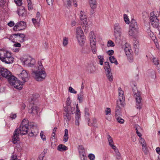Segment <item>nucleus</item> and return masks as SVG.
Segmentation results:
<instances>
[{
  "label": "nucleus",
  "instance_id": "obj_1",
  "mask_svg": "<svg viewBox=\"0 0 160 160\" xmlns=\"http://www.w3.org/2000/svg\"><path fill=\"white\" fill-rule=\"evenodd\" d=\"M21 127V134L23 135L26 134L28 132L30 137H36L38 132L37 127L31 123L29 124L27 119H24L22 121Z\"/></svg>",
  "mask_w": 160,
  "mask_h": 160
},
{
  "label": "nucleus",
  "instance_id": "obj_2",
  "mask_svg": "<svg viewBox=\"0 0 160 160\" xmlns=\"http://www.w3.org/2000/svg\"><path fill=\"white\" fill-rule=\"evenodd\" d=\"M38 70L33 72L35 79L38 81L44 80L47 76L45 68L42 65L41 61H38L37 64Z\"/></svg>",
  "mask_w": 160,
  "mask_h": 160
},
{
  "label": "nucleus",
  "instance_id": "obj_3",
  "mask_svg": "<svg viewBox=\"0 0 160 160\" xmlns=\"http://www.w3.org/2000/svg\"><path fill=\"white\" fill-rule=\"evenodd\" d=\"M0 59L6 63L10 64L13 62L14 58L10 52L0 49Z\"/></svg>",
  "mask_w": 160,
  "mask_h": 160
},
{
  "label": "nucleus",
  "instance_id": "obj_4",
  "mask_svg": "<svg viewBox=\"0 0 160 160\" xmlns=\"http://www.w3.org/2000/svg\"><path fill=\"white\" fill-rule=\"evenodd\" d=\"M126 24L124 23H115L113 26V35L116 39L120 40L122 35V27H124Z\"/></svg>",
  "mask_w": 160,
  "mask_h": 160
},
{
  "label": "nucleus",
  "instance_id": "obj_5",
  "mask_svg": "<svg viewBox=\"0 0 160 160\" xmlns=\"http://www.w3.org/2000/svg\"><path fill=\"white\" fill-rule=\"evenodd\" d=\"M21 62L24 67H32L35 65L36 61L30 56L24 55L21 58Z\"/></svg>",
  "mask_w": 160,
  "mask_h": 160
},
{
  "label": "nucleus",
  "instance_id": "obj_6",
  "mask_svg": "<svg viewBox=\"0 0 160 160\" xmlns=\"http://www.w3.org/2000/svg\"><path fill=\"white\" fill-rule=\"evenodd\" d=\"M134 96L136 98V107L138 109L141 108L142 104L141 102L142 98L141 97V94L140 92L137 90V87L135 84L133 85L132 86Z\"/></svg>",
  "mask_w": 160,
  "mask_h": 160
},
{
  "label": "nucleus",
  "instance_id": "obj_7",
  "mask_svg": "<svg viewBox=\"0 0 160 160\" xmlns=\"http://www.w3.org/2000/svg\"><path fill=\"white\" fill-rule=\"evenodd\" d=\"M150 20L152 26L154 28H160V23L157 17L155 15L154 12H152L150 13Z\"/></svg>",
  "mask_w": 160,
  "mask_h": 160
},
{
  "label": "nucleus",
  "instance_id": "obj_8",
  "mask_svg": "<svg viewBox=\"0 0 160 160\" xmlns=\"http://www.w3.org/2000/svg\"><path fill=\"white\" fill-rule=\"evenodd\" d=\"M9 83L18 89H19L20 83L17 78L11 74L7 78Z\"/></svg>",
  "mask_w": 160,
  "mask_h": 160
},
{
  "label": "nucleus",
  "instance_id": "obj_9",
  "mask_svg": "<svg viewBox=\"0 0 160 160\" xmlns=\"http://www.w3.org/2000/svg\"><path fill=\"white\" fill-rule=\"evenodd\" d=\"M96 41L95 35L94 34L93 32H91L90 33V42L91 49L93 53H95L97 51Z\"/></svg>",
  "mask_w": 160,
  "mask_h": 160
},
{
  "label": "nucleus",
  "instance_id": "obj_10",
  "mask_svg": "<svg viewBox=\"0 0 160 160\" xmlns=\"http://www.w3.org/2000/svg\"><path fill=\"white\" fill-rule=\"evenodd\" d=\"M28 72L25 70H22L21 73V85H23L28 79Z\"/></svg>",
  "mask_w": 160,
  "mask_h": 160
},
{
  "label": "nucleus",
  "instance_id": "obj_11",
  "mask_svg": "<svg viewBox=\"0 0 160 160\" xmlns=\"http://www.w3.org/2000/svg\"><path fill=\"white\" fill-rule=\"evenodd\" d=\"M20 129L18 128L15 130L13 135L12 139V142L14 144L19 143L20 142L19 134Z\"/></svg>",
  "mask_w": 160,
  "mask_h": 160
},
{
  "label": "nucleus",
  "instance_id": "obj_12",
  "mask_svg": "<svg viewBox=\"0 0 160 160\" xmlns=\"http://www.w3.org/2000/svg\"><path fill=\"white\" fill-rule=\"evenodd\" d=\"M11 73L7 69L3 67H0V75L6 78H8Z\"/></svg>",
  "mask_w": 160,
  "mask_h": 160
},
{
  "label": "nucleus",
  "instance_id": "obj_13",
  "mask_svg": "<svg viewBox=\"0 0 160 160\" xmlns=\"http://www.w3.org/2000/svg\"><path fill=\"white\" fill-rule=\"evenodd\" d=\"M75 123L76 125H79V121L81 119V113L78 107V104L76 106V112L75 115Z\"/></svg>",
  "mask_w": 160,
  "mask_h": 160
},
{
  "label": "nucleus",
  "instance_id": "obj_14",
  "mask_svg": "<svg viewBox=\"0 0 160 160\" xmlns=\"http://www.w3.org/2000/svg\"><path fill=\"white\" fill-rule=\"evenodd\" d=\"M81 23L82 25L83 28L85 32H87L88 31L89 28L87 22V19L81 20Z\"/></svg>",
  "mask_w": 160,
  "mask_h": 160
},
{
  "label": "nucleus",
  "instance_id": "obj_15",
  "mask_svg": "<svg viewBox=\"0 0 160 160\" xmlns=\"http://www.w3.org/2000/svg\"><path fill=\"white\" fill-rule=\"evenodd\" d=\"M138 38V36H134L133 39V46L135 51H138L139 47Z\"/></svg>",
  "mask_w": 160,
  "mask_h": 160
},
{
  "label": "nucleus",
  "instance_id": "obj_16",
  "mask_svg": "<svg viewBox=\"0 0 160 160\" xmlns=\"http://www.w3.org/2000/svg\"><path fill=\"white\" fill-rule=\"evenodd\" d=\"M87 71L90 73H94L96 71V68L92 63L90 64L87 67Z\"/></svg>",
  "mask_w": 160,
  "mask_h": 160
},
{
  "label": "nucleus",
  "instance_id": "obj_17",
  "mask_svg": "<svg viewBox=\"0 0 160 160\" xmlns=\"http://www.w3.org/2000/svg\"><path fill=\"white\" fill-rule=\"evenodd\" d=\"M130 27L131 29L134 30L137 32H139V28L137 25V22L135 20H133L131 21Z\"/></svg>",
  "mask_w": 160,
  "mask_h": 160
},
{
  "label": "nucleus",
  "instance_id": "obj_18",
  "mask_svg": "<svg viewBox=\"0 0 160 160\" xmlns=\"http://www.w3.org/2000/svg\"><path fill=\"white\" fill-rule=\"evenodd\" d=\"M21 0V5L22 4ZM27 16V11L23 6H21V18H23L24 19L26 18Z\"/></svg>",
  "mask_w": 160,
  "mask_h": 160
},
{
  "label": "nucleus",
  "instance_id": "obj_19",
  "mask_svg": "<svg viewBox=\"0 0 160 160\" xmlns=\"http://www.w3.org/2000/svg\"><path fill=\"white\" fill-rule=\"evenodd\" d=\"M124 51L126 55L130 54L132 53L131 46L129 43H126L124 45Z\"/></svg>",
  "mask_w": 160,
  "mask_h": 160
},
{
  "label": "nucleus",
  "instance_id": "obj_20",
  "mask_svg": "<svg viewBox=\"0 0 160 160\" xmlns=\"http://www.w3.org/2000/svg\"><path fill=\"white\" fill-rule=\"evenodd\" d=\"M147 32L148 36H149L154 42H157V40L156 37L154 35L153 33L152 32L150 28H148L147 29Z\"/></svg>",
  "mask_w": 160,
  "mask_h": 160
},
{
  "label": "nucleus",
  "instance_id": "obj_21",
  "mask_svg": "<svg viewBox=\"0 0 160 160\" xmlns=\"http://www.w3.org/2000/svg\"><path fill=\"white\" fill-rule=\"evenodd\" d=\"M89 109L88 108H86L85 109V116L86 118L88 120V125L89 126H93V124L92 123H91L90 122V119L89 117L90 116V114L89 112Z\"/></svg>",
  "mask_w": 160,
  "mask_h": 160
},
{
  "label": "nucleus",
  "instance_id": "obj_22",
  "mask_svg": "<svg viewBox=\"0 0 160 160\" xmlns=\"http://www.w3.org/2000/svg\"><path fill=\"white\" fill-rule=\"evenodd\" d=\"M76 38L84 36L83 31L81 27H78L77 28L76 31Z\"/></svg>",
  "mask_w": 160,
  "mask_h": 160
},
{
  "label": "nucleus",
  "instance_id": "obj_23",
  "mask_svg": "<svg viewBox=\"0 0 160 160\" xmlns=\"http://www.w3.org/2000/svg\"><path fill=\"white\" fill-rule=\"evenodd\" d=\"M77 38L79 45L81 46H83L85 42V38L84 35Z\"/></svg>",
  "mask_w": 160,
  "mask_h": 160
},
{
  "label": "nucleus",
  "instance_id": "obj_24",
  "mask_svg": "<svg viewBox=\"0 0 160 160\" xmlns=\"http://www.w3.org/2000/svg\"><path fill=\"white\" fill-rule=\"evenodd\" d=\"M107 138L108 140L109 145L112 147V149H115L116 147L113 145V142L112 138L110 135H108L107 136Z\"/></svg>",
  "mask_w": 160,
  "mask_h": 160
},
{
  "label": "nucleus",
  "instance_id": "obj_25",
  "mask_svg": "<svg viewBox=\"0 0 160 160\" xmlns=\"http://www.w3.org/2000/svg\"><path fill=\"white\" fill-rule=\"evenodd\" d=\"M90 6L91 8L94 10L97 7V2L96 0H89Z\"/></svg>",
  "mask_w": 160,
  "mask_h": 160
},
{
  "label": "nucleus",
  "instance_id": "obj_26",
  "mask_svg": "<svg viewBox=\"0 0 160 160\" xmlns=\"http://www.w3.org/2000/svg\"><path fill=\"white\" fill-rule=\"evenodd\" d=\"M65 109V113H64L65 115L64 116V118L65 119H66V120L67 122L68 121H69L71 119V115L72 114L70 112H69L68 110H67L66 108Z\"/></svg>",
  "mask_w": 160,
  "mask_h": 160
},
{
  "label": "nucleus",
  "instance_id": "obj_27",
  "mask_svg": "<svg viewBox=\"0 0 160 160\" xmlns=\"http://www.w3.org/2000/svg\"><path fill=\"white\" fill-rule=\"evenodd\" d=\"M68 149L67 147L63 144L59 145L57 148L58 150L60 151H65L67 150Z\"/></svg>",
  "mask_w": 160,
  "mask_h": 160
},
{
  "label": "nucleus",
  "instance_id": "obj_28",
  "mask_svg": "<svg viewBox=\"0 0 160 160\" xmlns=\"http://www.w3.org/2000/svg\"><path fill=\"white\" fill-rule=\"evenodd\" d=\"M115 114L116 117L121 116L120 107L116 106Z\"/></svg>",
  "mask_w": 160,
  "mask_h": 160
},
{
  "label": "nucleus",
  "instance_id": "obj_29",
  "mask_svg": "<svg viewBox=\"0 0 160 160\" xmlns=\"http://www.w3.org/2000/svg\"><path fill=\"white\" fill-rule=\"evenodd\" d=\"M32 111H29L31 113H38V108L36 105L34 104L31 107Z\"/></svg>",
  "mask_w": 160,
  "mask_h": 160
},
{
  "label": "nucleus",
  "instance_id": "obj_30",
  "mask_svg": "<svg viewBox=\"0 0 160 160\" xmlns=\"http://www.w3.org/2000/svg\"><path fill=\"white\" fill-rule=\"evenodd\" d=\"M28 3V10H32L33 9V4L31 0H27Z\"/></svg>",
  "mask_w": 160,
  "mask_h": 160
},
{
  "label": "nucleus",
  "instance_id": "obj_31",
  "mask_svg": "<svg viewBox=\"0 0 160 160\" xmlns=\"http://www.w3.org/2000/svg\"><path fill=\"white\" fill-rule=\"evenodd\" d=\"M106 75L108 80L110 82H112L113 80V77L111 71L107 72Z\"/></svg>",
  "mask_w": 160,
  "mask_h": 160
},
{
  "label": "nucleus",
  "instance_id": "obj_32",
  "mask_svg": "<svg viewBox=\"0 0 160 160\" xmlns=\"http://www.w3.org/2000/svg\"><path fill=\"white\" fill-rule=\"evenodd\" d=\"M68 131L67 129L64 130V134L63 136V141L65 142L68 141Z\"/></svg>",
  "mask_w": 160,
  "mask_h": 160
},
{
  "label": "nucleus",
  "instance_id": "obj_33",
  "mask_svg": "<svg viewBox=\"0 0 160 160\" xmlns=\"http://www.w3.org/2000/svg\"><path fill=\"white\" fill-rule=\"evenodd\" d=\"M78 99L79 102H82L83 98V91H81L80 93L78 95Z\"/></svg>",
  "mask_w": 160,
  "mask_h": 160
},
{
  "label": "nucleus",
  "instance_id": "obj_34",
  "mask_svg": "<svg viewBox=\"0 0 160 160\" xmlns=\"http://www.w3.org/2000/svg\"><path fill=\"white\" fill-rule=\"evenodd\" d=\"M109 60L111 63H114L116 65H118V64L116 59L113 56H112L109 57Z\"/></svg>",
  "mask_w": 160,
  "mask_h": 160
},
{
  "label": "nucleus",
  "instance_id": "obj_35",
  "mask_svg": "<svg viewBox=\"0 0 160 160\" xmlns=\"http://www.w3.org/2000/svg\"><path fill=\"white\" fill-rule=\"evenodd\" d=\"M80 18L81 20H82L83 19H87V16L85 15V13L82 11H80Z\"/></svg>",
  "mask_w": 160,
  "mask_h": 160
},
{
  "label": "nucleus",
  "instance_id": "obj_36",
  "mask_svg": "<svg viewBox=\"0 0 160 160\" xmlns=\"http://www.w3.org/2000/svg\"><path fill=\"white\" fill-rule=\"evenodd\" d=\"M104 68L106 72L111 71L109 63L108 62H105L104 64Z\"/></svg>",
  "mask_w": 160,
  "mask_h": 160
},
{
  "label": "nucleus",
  "instance_id": "obj_37",
  "mask_svg": "<svg viewBox=\"0 0 160 160\" xmlns=\"http://www.w3.org/2000/svg\"><path fill=\"white\" fill-rule=\"evenodd\" d=\"M28 40V36L24 34H21V42H23Z\"/></svg>",
  "mask_w": 160,
  "mask_h": 160
},
{
  "label": "nucleus",
  "instance_id": "obj_38",
  "mask_svg": "<svg viewBox=\"0 0 160 160\" xmlns=\"http://www.w3.org/2000/svg\"><path fill=\"white\" fill-rule=\"evenodd\" d=\"M39 97V95L38 94H35L32 95L30 96V99L31 101H34Z\"/></svg>",
  "mask_w": 160,
  "mask_h": 160
},
{
  "label": "nucleus",
  "instance_id": "obj_39",
  "mask_svg": "<svg viewBox=\"0 0 160 160\" xmlns=\"http://www.w3.org/2000/svg\"><path fill=\"white\" fill-rule=\"evenodd\" d=\"M68 38L65 37L63 39L62 44L64 47H66L68 44Z\"/></svg>",
  "mask_w": 160,
  "mask_h": 160
},
{
  "label": "nucleus",
  "instance_id": "obj_40",
  "mask_svg": "<svg viewBox=\"0 0 160 160\" xmlns=\"http://www.w3.org/2000/svg\"><path fill=\"white\" fill-rule=\"evenodd\" d=\"M114 151L115 152L116 154V157L117 159L118 160L121 159V154L119 152L118 149L116 148L115 149H113Z\"/></svg>",
  "mask_w": 160,
  "mask_h": 160
},
{
  "label": "nucleus",
  "instance_id": "obj_41",
  "mask_svg": "<svg viewBox=\"0 0 160 160\" xmlns=\"http://www.w3.org/2000/svg\"><path fill=\"white\" fill-rule=\"evenodd\" d=\"M27 25L26 22L24 21H21V30H23L27 28Z\"/></svg>",
  "mask_w": 160,
  "mask_h": 160
},
{
  "label": "nucleus",
  "instance_id": "obj_42",
  "mask_svg": "<svg viewBox=\"0 0 160 160\" xmlns=\"http://www.w3.org/2000/svg\"><path fill=\"white\" fill-rule=\"evenodd\" d=\"M124 100L119 99L117 101V105L116 106L120 107L122 106L124 104Z\"/></svg>",
  "mask_w": 160,
  "mask_h": 160
},
{
  "label": "nucleus",
  "instance_id": "obj_43",
  "mask_svg": "<svg viewBox=\"0 0 160 160\" xmlns=\"http://www.w3.org/2000/svg\"><path fill=\"white\" fill-rule=\"evenodd\" d=\"M149 77L150 79L155 80L156 77L155 71H152L151 74L149 75Z\"/></svg>",
  "mask_w": 160,
  "mask_h": 160
},
{
  "label": "nucleus",
  "instance_id": "obj_44",
  "mask_svg": "<svg viewBox=\"0 0 160 160\" xmlns=\"http://www.w3.org/2000/svg\"><path fill=\"white\" fill-rule=\"evenodd\" d=\"M20 24L19 22L17 23L13 27V29L15 31H19L20 30Z\"/></svg>",
  "mask_w": 160,
  "mask_h": 160
},
{
  "label": "nucleus",
  "instance_id": "obj_45",
  "mask_svg": "<svg viewBox=\"0 0 160 160\" xmlns=\"http://www.w3.org/2000/svg\"><path fill=\"white\" fill-rule=\"evenodd\" d=\"M98 59L99 60V62L100 65H102L103 64L104 61L103 57L102 56L99 55L98 57Z\"/></svg>",
  "mask_w": 160,
  "mask_h": 160
},
{
  "label": "nucleus",
  "instance_id": "obj_46",
  "mask_svg": "<svg viewBox=\"0 0 160 160\" xmlns=\"http://www.w3.org/2000/svg\"><path fill=\"white\" fill-rule=\"evenodd\" d=\"M106 115H109L111 114V109L109 108H106L104 111Z\"/></svg>",
  "mask_w": 160,
  "mask_h": 160
},
{
  "label": "nucleus",
  "instance_id": "obj_47",
  "mask_svg": "<svg viewBox=\"0 0 160 160\" xmlns=\"http://www.w3.org/2000/svg\"><path fill=\"white\" fill-rule=\"evenodd\" d=\"M126 55L127 56L128 61L130 62H132L133 60V56L132 53H131L130 54H127Z\"/></svg>",
  "mask_w": 160,
  "mask_h": 160
},
{
  "label": "nucleus",
  "instance_id": "obj_48",
  "mask_svg": "<svg viewBox=\"0 0 160 160\" xmlns=\"http://www.w3.org/2000/svg\"><path fill=\"white\" fill-rule=\"evenodd\" d=\"M119 116L116 117V119L118 123L120 124H123L124 122V120L122 118H121Z\"/></svg>",
  "mask_w": 160,
  "mask_h": 160
},
{
  "label": "nucleus",
  "instance_id": "obj_49",
  "mask_svg": "<svg viewBox=\"0 0 160 160\" xmlns=\"http://www.w3.org/2000/svg\"><path fill=\"white\" fill-rule=\"evenodd\" d=\"M137 33L138 32H137L134 30H132L131 29L129 31V35L131 36H133V38H134V36H136V35H135V33Z\"/></svg>",
  "mask_w": 160,
  "mask_h": 160
},
{
  "label": "nucleus",
  "instance_id": "obj_50",
  "mask_svg": "<svg viewBox=\"0 0 160 160\" xmlns=\"http://www.w3.org/2000/svg\"><path fill=\"white\" fill-rule=\"evenodd\" d=\"M124 20L127 24H129L130 23V21L127 15L124 14L123 15Z\"/></svg>",
  "mask_w": 160,
  "mask_h": 160
},
{
  "label": "nucleus",
  "instance_id": "obj_51",
  "mask_svg": "<svg viewBox=\"0 0 160 160\" xmlns=\"http://www.w3.org/2000/svg\"><path fill=\"white\" fill-rule=\"evenodd\" d=\"M114 43L112 40H109L108 41L107 44V46L108 47H114Z\"/></svg>",
  "mask_w": 160,
  "mask_h": 160
},
{
  "label": "nucleus",
  "instance_id": "obj_52",
  "mask_svg": "<svg viewBox=\"0 0 160 160\" xmlns=\"http://www.w3.org/2000/svg\"><path fill=\"white\" fill-rule=\"evenodd\" d=\"M68 92L73 94H76L77 93V92L71 87H69Z\"/></svg>",
  "mask_w": 160,
  "mask_h": 160
},
{
  "label": "nucleus",
  "instance_id": "obj_53",
  "mask_svg": "<svg viewBox=\"0 0 160 160\" xmlns=\"http://www.w3.org/2000/svg\"><path fill=\"white\" fill-rule=\"evenodd\" d=\"M40 136L41 138L43 141H45L46 140V136L44 134L43 132L42 131L41 132Z\"/></svg>",
  "mask_w": 160,
  "mask_h": 160
},
{
  "label": "nucleus",
  "instance_id": "obj_54",
  "mask_svg": "<svg viewBox=\"0 0 160 160\" xmlns=\"http://www.w3.org/2000/svg\"><path fill=\"white\" fill-rule=\"evenodd\" d=\"M88 157L90 160H94L95 159V156L92 153L89 154Z\"/></svg>",
  "mask_w": 160,
  "mask_h": 160
},
{
  "label": "nucleus",
  "instance_id": "obj_55",
  "mask_svg": "<svg viewBox=\"0 0 160 160\" xmlns=\"http://www.w3.org/2000/svg\"><path fill=\"white\" fill-rule=\"evenodd\" d=\"M153 62L155 65H159V60L157 58H154L153 59Z\"/></svg>",
  "mask_w": 160,
  "mask_h": 160
},
{
  "label": "nucleus",
  "instance_id": "obj_56",
  "mask_svg": "<svg viewBox=\"0 0 160 160\" xmlns=\"http://www.w3.org/2000/svg\"><path fill=\"white\" fill-rule=\"evenodd\" d=\"M139 141L142 145L146 144L145 140L142 137L140 138Z\"/></svg>",
  "mask_w": 160,
  "mask_h": 160
},
{
  "label": "nucleus",
  "instance_id": "obj_57",
  "mask_svg": "<svg viewBox=\"0 0 160 160\" xmlns=\"http://www.w3.org/2000/svg\"><path fill=\"white\" fill-rule=\"evenodd\" d=\"M38 20H37V19H36L33 18H32V20L33 23V24L35 27H36L37 24Z\"/></svg>",
  "mask_w": 160,
  "mask_h": 160
},
{
  "label": "nucleus",
  "instance_id": "obj_58",
  "mask_svg": "<svg viewBox=\"0 0 160 160\" xmlns=\"http://www.w3.org/2000/svg\"><path fill=\"white\" fill-rule=\"evenodd\" d=\"M142 145V151L144 152H146L147 151V147L146 144H143Z\"/></svg>",
  "mask_w": 160,
  "mask_h": 160
},
{
  "label": "nucleus",
  "instance_id": "obj_59",
  "mask_svg": "<svg viewBox=\"0 0 160 160\" xmlns=\"http://www.w3.org/2000/svg\"><path fill=\"white\" fill-rule=\"evenodd\" d=\"M78 150L80 153H82L84 152V148L82 146H79L78 148Z\"/></svg>",
  "mask_w": 160,
  "mask_h": 160
},
{
  "label": "nucleus",
  "instance_id": "obj_60",
  "mask_svg": "<svg viewBox=\"0 0 160 160\" xmlns=\"http://www.w3.org/2000/svg\"><path fill=\"white\" fill-rule=\"evenodd\" d=\"M67 105L68 106H69L71 104V102L70 100V98L69 97L67 99Z\"/></svg>",
  "mask_w": 160,
  "mask_h": 160
},
{
  "label": "nucleus",
  "instance_id": "obj_61",
  "mask_svg": "<svg viewBox=\"0 0 160 160\" xmlns=\"http://www.w3.org/2000/svg\"><path fill=\"white\" fill-rule=\"evenodd\" d=\"M72 1L73 0H66L67 5L69 7H70L71 6Z\"/></svg>",
  "mask_w": 160,
  "mask_h": 160
},
{
  "label": "nucleus",
  "instance_id": "obj_62",
  "mask_svg": "<svg viewBox=\"0 0 160 160\" xmlns=\"http://www.w3.org/2000/svg\"><path fill=\"white\" fill-rule=\"evenodd\" d=\"M107 53L109 55H111L113 54L114 51L112 50H109L107 51Z\"/></svg>",
  "mask_w": 160,
  "mask_h": 160
},
{
  "label": "nucleus",
  "instance_id": "obj_63",
  "mask_svg": "<svg viewBox=\"0 0 160 160\" xmlns=\"http://www.w3.org/2000/svg\"><path fill=\"white\" fill-rule=\"evenodd\" d=\"M55 133H52V134L51 136V142H52L54 139V141H55ZM52 142H51V143Z\"/></svg>",
  "mask_w": 160,
  "mask_h": 160
},
{
  "label": "nucleus",
  "instance_id": "obj_64",
  "mask_svg": "<svg viewBox=\"0 0 160 160\" xmlns=\"http://www.w3.org/2000/svg\"><path fill=\"white\" fill-rule=\"evenodd\" d=\"M118 98L119 99H121L122 100V99L124 100L125 97H124L123 94H119Z\"/></svg>",
  "mask_w": 160,
  "mask_h": 160
}]
</instances>
